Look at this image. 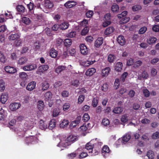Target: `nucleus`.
<instances>
[{"label": "nucleus", "instance_id": "1", "mask_svg": "<svg viewBox=\"0 0 159 159\" xmlns=\"http://www.w3.org/2000/svg\"><path fill=\"white\" fill-rule=\"evenodd\" d=\"M57 139L60 140L57 146L61 148L62 150L64 149V148H66L77 141L78 139V137L73 134H71L67 137L61 136L59 139L57 138Z\"/></svg>", "mask_w": 159, "mask_h": 159}, {"label": "nucleus", "instance_id": "2", "mask_svg": "<svg viewBox=\"0 0 159 159\" xmlns=\"http://www.w3.org/2000/svg\"><path fill=\"white\" fill-rule=\"evenodd\" d=\"M96 61L94 58L89 57L87 60H81L79 61L80 65L84 67H86L94 64Z\"/></svg>", "mask_w": 159, "mask_h": 159}, {"label": "nucleus", "instance_id": "3", "mask_svg": "<svg viewBox=\"0 0 159 159\" xmlns=\"http://www.w3.org/2000/svg\"><path fill=\"white\" fill-rule=\"evenodd\" d=\"M38 139L34 136H30L26 137L25 141L26 143L29 144L30 143L34 144L38 142Z\"/></svg>", "mask_w": 159, "mask_h": 159}, {"label": "nucleus", "instance_id": "4", "mask_svg": "<svg viewBox=\"0 0 159 159\" xmlns=\"http://www.w3.org/2000/svg\"><path fill=\"white\" fill-rule=\"evenodd\" d=\"M84 148L82 147H80L78 148L75 152L68 155V159H73L75 157L76 155L78 154L80 152L84 151Z\"/></svg>", "mask_w": 159, "mask_h": 159}, {"label": "nucleus", "instance_id": "5", "mask_svg": "<svg viewBox=\"0 0 159 159\" xmlns=\"http://www.w3.org/2000/svg\"><path fill=\"white\" fill-rule=\"evenodd\" d=\"M37 68V65L36 64H34L25 66L23 67L22 69L25 71H30L35 70Z\"/></svg>", "mask_w": 159, "mask_h": 159}, {"label": "nucleus", "instance_id": "6", "mask_svg": "<svg viewBox=\"0 0 159 159\" xmlns=\"http://www.w3.org/2000/svg\"><path fill=\"white\" fill-rule=\"evenodd\" d=\"M110 150L107 146H104L102 148V156L104 157H107L110 154Z\"/></svg>", "mask_w": 159, "mask_h": 159}, {"label": "nucleus", "instance_id": "7", "mask_svg": "<svg viewBox=\"0 0 159 159\" xmlns=\"http://www.w3.org/2000/svg\"><path fill=\"white\" fill-rule=\"evenodd\" d=\"M81 53L84 55H87L89 52V49L84 44H81L80 46Z\"/></svg>", "mask_w": 159, "mask_h": 159}, {"label": "nucleus", "instance_id": "8", "mask_svg": "<svg viewBox=\"0 0 159 159\" xmlns=\"http://www.w3.org/2000/svg\"><path fill=\"white\" fill-rule=\"evenodd\" d=\"M30 95V94H27L22 97L21 99V102L24 104H25L28 103L30 101H31L32 98Z\"/></svg>", "mask_w": 159, "mask_h": 159}, {"label": "nucleus", "instance_id": "9", "mask_svg": "<svg viewBox=\"0 0 159 159\" xmlns=\"http://www.w3.org/2000/svg\"><path fill=\"white\" fill-rule=\"evenodd\" d=\"M97 139H94L92 140L90 142L87 143L85 145V148L89 151L93 150L94 146L93 143H95L94 142L96 141Z\"/></svg>", "mask_w": 159, "mask_h": 159}, {"label": "nucleus", "instance_id": "10", "mask_svg": "<svg viewBox=\"0 0 159 159\" xmlns=\"http://www.w3.org/2000/svg\"><path fill=\"white\" fill-rule=\"evenodd\" d=\"M111 71V69L109 67H106L101 70V76L102 77H105L108 75Z\"/></svg>", "mask_w": 159, "mask_h": 159}, {"label": "nucleus", "instance_id": "11", "mask_svg": "<svg viewBox=\"0 0 159 159\" xmlns=\"http://www.w3.org/2000/svg\"><path fill=\"white\" fill-rule=\"evenodd\" d=\"M77 4V2L75 1L69 0L64 4V6L66 8H69L75 6Z\"/></svg>", "mask_w": 159, "mask_h": 159}, {"label": "nucleus", "instance_id": "12", "mask_svg": "<svg viewBox=\"0 0 159 159\" xmlns=\"http://www.w3.org/2000/svg\"><path fill=\"white\" fill-rule=\"evenodd\" d=\"M80 119L81 117L79 116L75 120L72 121L70 125V129H72L76 127V126L80 123Z\"/></svg>", "mask_w": 159, "mask_h": 159}, {"label": "nucleus", "instance_id": "13", "mask_svg": "<svg viewBox=\"0 0 159 159\" xmlns=\"http://www.w3.org/2000/svg\"><path fill=\"white\" fill-rule=\"evenodd\" d=\"M4 69L7 72L10 74H14L17 71V70L16 68L10 66H5Z\"/></svg>", "mask_w": 159, "mask_h": 159}, {"label": "nucleus", "instance_id": "14", "mask_svg": "<svg viewBox=\"0 0 159 159\" xmlns=\"http://www.w3.org/2000/svg\"><path fill=\"white\" fill-rule=\"evenodd\" d=\"M36 83L34 81H32L28 83L27 84L26 89L29 91H31L34 90L35 88Z\"/></svg>", "mask_w": 159, "mask_h": 159}, {"label": "nucleus", "instance_id": "15", "mask_svg": "<svg viewBox=\"0 0 159 159\" xmlns=\"http://www.w3.org/2000/svg\"><path fill=\"white\" fill-rule=\"evenodd\" d=\"M34 126V123L31 121H26L25 123L24 128L26 130L32 129Z\"/></svg>", "mask_w": 159, "mask_h": 159}, {"label": "nucleus", "instance_id": "16", "mask_svg": "<svg viewBox=\"0 0 159 159\" xmlns=\"http://www.w3.org/2000/svg\"><path fill=\"white\" fill-rule=\"evenodd\" d=\"M20 106V103L14 102L10 104L9 108L11 110L14 111L18 109Z\"/></svg>", "mask_w": 159, "mask_h": 159}, {"label": "nucleus", "instance_id": "17", "mask_svg": "<svg viewBox=\"0 0 159 159\" xmlns=\"http://www.w3.org/2000/svg\"><path fill=\"white\" fill-rule=\"evenodd\" d=\"M20 37V34L19 33L11 34L8 37L10 41L16 40Z\"/></svg>", "mask_w": 159, "mask_h": 159}, {"label": "nucleus", "instance_id": "18", "mask_svg": "<svg viewBox=\"0 0 159 159\" xmlns=\"http://www.w3.org/2000/svg\"><path fill=\"white\" fill-rule=\"evenodd\" d=\"M39 126V128L43 130H45L48 127L46 122L43 120H40Z\"/></svg>", "mask_w": 159, "mask_h": 159}, {"label": "nucleus", "instance_id": "19", "mask_svg": "<svg viewBox=\"0 0 159 159\" xmlns=\"http://www.w3.org/2000/svg\"><path fill=\"white\" fill-rule=\"evenodd\" d=\"M138 79L141 80L142 78L147 79L148 77V74L146 71L144 70L143 71L142 73L139 72L138 73Z\"/></svg>", "mask_w": 159, "mask_h": 159}, {"label": "nucleus", "instance_id": "20", "mask_svg": "<svg viewBox=\"0 0 159 159\" xmlns=\"http://www.w3.org/2000/svg\"><path fill=\"white\" fill-rule=\"evenodd\" d=\"M103 39L102 37L98 38L95 41L94 46L97 48L102 45L103 42Z\"/></svg>", "mask_w": 159, "mask_h": 159}, {"label": "nucleus", "instance_id": "21", "mask_svg": "<svg viewBox=\"0 0 159 159\" xmlns=\"http://www.w3.org/2000/svg\"><path fill=\"white\" fill-rule=\"evenodd\" d=\"M131 138L130 134L128 133L126 134L122 137V144L128 142Z\"/></svg>", "mask_w": 159, "mask_h": 159}, {"label": "nucleus", "instance_id": "22", "mask_svg": "<svg viewBox=\"0 0 159 159\" xmlns=\"http://www.w3.org/2000/svg\"><path fill=\"white\" fill-rule=\"evenodd\" d=\"M96 70L94 68L88 69L85 72V74L87 76H90L92 75L96 72Z\"/></svg>", "mask_w": 159, "mask_h": 159}, {"label": "nucleus", "instance_id": "23", "mask_svg": "<svg viewBox=\"0 0 159 159\" xmlns=\"http://www.w3.org/2000/svg\"><path fill=\"white\" fill-rule=\"evenodd\" d=\"M117 41L120 45L122 46L125 43V40L124 36L120 35L118 36L117 38Z\"/></svg>", "mask_w": 159, "mask_h": 159}, {"label": "nucleus", "instance_id": "24", "mask_svg": "<svg viewBox=\"0 0 159 159\" xmlns=\"http://www.w3.org/2000/svg\"><path fill=\"white\" fill-rule=\"evenodd\" d=\"M49 68L48 65H42L39 66L38 68V70L39 72L43 73L47 70Z\"/></svg>", "mask_w": 159, "mask_h": 159}, {"label": "nucleus", "instance_id": "25", "mask_svg": "<svg viewBox=\"0 0 159 159\" xmlns=\"http://www.w3.org/2000/svg\"><path fill=\"white\" fill-rule=\"evenodd\" d=\"M56 120L54 119L51 120L50 121L49 125L48 126V128L50 129H52L54 128L56 126Z\"/></svg>", "mask_w": 159, "mask_h": 159}, {"label": "nucleus", "instance_id": "26", "mask_svg": "<svg viewBox=\"0 0 159 159\" xmlns=\"http://www.w3.org/2000/svg\"><path fill=\"white\" fill-rule=\"evenodd\" d=\"M44 6L46 8H51L53 6V3L49 0H45Z\"/></svg>", "mask_w": 159, "mask_h": 159}, {"label": "nucleus", "instance_id": "27", "mask_svg": "<svg viewBox=\"0 0 159 159\" xmlns=\"http://www.w3.org/2000/svg\"><path fill=\"white\" fill-rule=\"evenodd\" d=\"M69 124V122L67 120H63L60 123V125L61 128H66Z\"/></svg>", "mask_w": 159, "mask_h": 159}, {"label": "nucleus", "instance_id": "28", "mask_svg": "<svg viewBox=\"0 0 159 159\" xmlns=\"http://www.w3.org/2000/svg\"><path fill=\"white\" fill-rule=\"evenodd\" d=\"M8 98L7 94V93L3 94L1 96L0 101L2 103H5L7 101Z\"/></svg>", "mask_w": 159, "mask_h": 159}, {"label": "nucleus", "instance_id": "29", "mask_svg": "<svg viewBox=\"0 0 159 159\" xmlns=\"http://www.w3.org/2000/svg\"><path fill=\"white\" fill-rule=\"evenodd\" d=\"M123 64L122 62H119L117 63L115 66V70L118 72L120 71L122 69Z\"/></svg>", "mask_w": 159, "mask_h": 159}, {"label": "nucleus", "instance_id": "30", "mask_svg": "<svg viewBox=\"0 0 159 159\" xmlns=\"http://www.w3.org/2000/svg\"><path fill=\"white\" fill-rule=\"evenodd\" d=\"M157 39L155 37H152L148 39L147 40V42L150 45H152L155 43L157 40Z\"/></svg>", "mask_w": 159, "mask_h": 159}, {"label": "nucleus", "instance_id": "31", "mask_svg": "<svg viewBox=\"0 0 159 159\" xmlns=\"http://www.w3.org/2000/svg\"><path fill=\"white\" fill-rule=\"evenodd\" d=\"M52 94L50 91H48L45 93L44 94V98L46 101H49L52 98Z\"/></svg>", "mask_w": 159, "mask_h": 159}, {"label": "nucleus", "instance_id": "32", "mask_svg": "<svg viewBox=\"0 0 159 159\" xmlns=\"http://www.w3.org/2000/svg\"><path fill=\"white\" fill-rule=\"evenodd\" d=\"M60 28L62 30H65L67 29L69 26V24L67 22H62L60 25Z\"/></svg>", "mask_w": 159, "mask_h": 159}, {"label": "nucleus", "instance_id": "33", "mask_svg": "<svg viewBox=\"0 0 159 159\" xmlns=\"http://www.w3.org/2000/svg\"><path fill=\"white\" fill-rule=\"evenodd\" d=\"M115 30V29L113 27H110L106 29L104 32V34L106 35H109L113 33Z\"/></svg>", "mask_w": 159, "mask_h": 159}, {"label": "nucleus", "instance_id": "34", "mask_svg": "<svg viewBox=\"0 0 159 159\" xmlns=\"http://www.w3.org/2000/svg\"><path fill=\"white\" fill-rule=\"evenodd\" d=\"M123 111V108L121 107H116L114 108L112 112L115 114H119L121 113Z\"/></svg>", "mask_w": 159, "mask_h": 159}, {"label": "nucleus", "instance_id": "35", "mask_svg": "<svg viewBox=\"0 0 159 159\" xmlns=\"http://www.w3.org/2000/svg\"><path fill=\"white\" fill-rule=\"evenodd\" d=\"M57 54V51L54 48H52L50 51V56L52 58H55L56 57Z\"/></svg>", "mask_w": 159, "mask_h": 159}, {"label": "nucleus", "instance_id": "36", "mask_svg": "<svg viewBox=\"0 0 159 159\" xmlns=\"http://www.w3.org/2000/svg\"><path fill=\"white\" fill-rule=\"evenodd\" d=\"M72 41L71 39H66L64 41V43L65 46L68 47L70 46L72 44Z\"/></svg>", "mask_w": 159, "mask_h": 159}, {"label": "nucleus", "instance_id": "37", "mask_svg": "<svg viewBox=\"0 0 159 159\" xmlns=\"http://www.w3.org/2000/svg\"><path fill=\"white\" fill-rule=\"evenodd\" d=\"M76 33L75 31L70 30L69 33L67 34V37L69 38H73L75 37Z\"/></svg>", "mask_w": 159, "mask_h": 159}, {"label": "nucleus", "instance_id": "38", "mask_svg": "<svg viewBox=\"0 0 159 159\" xmlns=\"http://www.w3.org/2000/svg\"><path fill=\"white\" fill-rule=\"evenodd\" d=\"M6 111L2 108H0V120L3 119L6 116Z\"/></svg>", "mask_w": 159, "mask_h": 159}, {"label": "nucleus", "instance_id": "39", "mask_svg": "<svg viewBox=\"0 0 159 159\" xmlns=\"http://www.w3.org/2000/svg\"><path fill=\"white\" fill-rule=\"evenodd\" d=\"M146 156L148 159H153L154 157V152L152 150H149L147 152Z\"/></svg>", "mask_w": 159, "mask_h": 159}, {"label": "nucleus", "instance_id": "40", "mask_svg": "<svg viewBox=\"0 0 159 159\" xmlns=\"http://www.w3.org/2000/svg\"><path fill=\"white\" fill-rule=\"evenodd\" d=\"M44 105L43 101H39L38 102L37 107L39 110H42L43 109Z\"/></svg>", "mask_w": 159, "mask_h": 159}, {"label": "nucleus", "instance_id": "41", "mask_svg": "<svg viewBox=\"0 0 159 159\" xmlns=\"http://www.w3.org/2000/svg\"><path fill=\"white\" fill-rule=\"evenodd\" d=\"M102 125L104 126H107L110 124L109 120L107 118H104L102 120Z\"/></svg>", "mask_w": 159, "mask_h": 159}, {"label": "nucleus", "instance_id": "42", "mask_svg": "<svg viewBox=\"0 0 159 159\" xmlns=\"http://www.w3.org/2000/svg\"><path fill=\"white\" fill-rule=\"evenodd\" d=\"M49 86V84L47 82L45 81L42 84V89L43 90H45L48 89Z\"/></svg>", "mask_w": 159, "mask_h": 159}, {"label": "nucleus", "instance_id": "43", "mask_svg": "<svg viewBox=\"0 0 159 159\" xmlns=\"http://www.w3.org/2000/svg\"><path fill=\"white\" fill-rule=\"evenodd\" d=\"M5 89V83L2 80H0V91H3Z\"/></svg>", "mask_w": 159, "mask_h": 159}, {"label": "nucleus", "instance_id": "44", "mask_svg": "<svg viewBox=\"0 0 159 159\" xmlns=\"http://www.w3.org/2000/svg\"><path fill=\"white\" fill-rule=\"evenodd\" d=\"M65 69L66 67L64 66H59L56 69L55 71L56 72L59 73L65 70Z\"/></svg>", "mask_w": 159, "mask_h": 159}, {"label": "nucleus", "instance_id": "45", "mask_svg": "<svg viewBox=\"0 0 159 159\" xmlns=\"http://www.w3.org/2000/svg\"><path fill=\"white\" fill-rule=\"evenodd\" d=\"M27 61V59L26 57H21L18 60V63L20 65L25 64Z\"/></svg>", "mask_w": 159, "mask_h": 159}, {"label": "nucleus", "instance_id": "46", "mask_svg": "<svg viewBox=\"0 0 159 159\" xmlns=\"http://www.w3.org/2000/svg\"><path fill=\"white\" fill-rule=\"evenodd\" d=\"M6 58L5 56L1 52H0V61L4 63L6 62Z\"/></svg>", "mask_w": 159, "mask_h": 159}, {"label": "nucleus", "instance_id": "47", "mask_svg": "<svg viewBox=\"0 0 159 159\" xmlns=\"http://www.w3.org/2000/svg\"><path fill=\"white\" fill-rule=\"evenodd\" d=\"M22 22L26 25H29L31 21L30 19L27 17H23L22 19Z\"/></svg>", "mask_w": 159, "mask_h": 159}, {"label": "nucleus", "instance_id": "48", "mask_svg": "<svg viewBox=\"0 0 159 159\" xmlns=\"http://www.w3.org/2000/svg\"><path fill=\"white\" fill-rule=\"evenodd\" d=\"M112 11L114 12H117L119 10L118 5L116 4L113 5L111 7Z\"/></svg>", "mask_w": 159, "mask_h": 159}, {"label": "nucleus", "instance_id": "49", "mask_svg": "<svg viewBox=\"0 0 159 159\" xmlns=\"http://www.w3.org/2000/svg\"><path fill=\"white\" fill-rule=\"evenodd\" d=\"M89 156H96L98 155V152L97 150L96 149L92 150L89 152Z\"/></svg>", "mask_w": 159, "mask_h": 159}, {"label": "nucleus", "instance_id": "50", "mask_svg": "<svg viewBox=\"0 0 159 159\" xmlns=\"http://www.w3.org/2000/svg\"><path fill=\"white\" fill-rule=\"evenodd\" d=\"M17 10L20 12H23L25 10L24 7L22 5H18L16 7Z\"/></svg>", "mask_w": 159, "mask_h": 159}, {"label": "nucleus", "instance_id": "51", "mask_svg": "<svg viewBox=\"0 0 159 159\" xmlns=\"http://www.w3.org/2000/svg\"><path fill=\"white\" fill-rule=\"evenodd\" d=\"M129 119L127 115L126 114L123 115L121 118V121L124 123L126 122Z\"/></svg>", "mask_w": 159, "mask_h": 159}, {"label": "nucleus", "instance_id": "52", "mask_svg": "<svg viewBox=\"0 0 159 159\" xmlns=\"http://www.w3.org/2000/svg\"><path fill=\"white\" fill-rule=\"evenodd\" d=\"M130 18L129 17H125L123 18L120 21V24H124L127 23L129 20Z\"/></svg>", "mask_w": 159, "mask_h": 159}, {"label": "nucleus", "instance_id": "53", "mask_svg": "<svg viewBox=\"0 0 159 159\" xmlns=\"http://www.w3.org/2000/svg\"><path fill=\"white\" fill-rule=\"evenodd\" d=\"M115 58V56L113 54H109L108 57V60L110 63L113 62Z\"/></svg>", "mask_w": 159, "mask_h": 159}, {"label": "nucleus", "instance_id": "54", "mask_svg": "<svg viewBox=\"0 0 159 159\" xmlns=\"http://www.w3.org/2000/svg\"><path fill=\"white\" fill-rule=\"evenodd\" d=\"M89 31V28L87 27H84L81 31V34L82 35L86 34Z\"/></svg>", "mask_w": 159, "mask_h": 159}, {"label": "nucleus", "instance_id": "55", "mask_svg": "<svg viewBox=\"0 0 159 159\" xmlns=\"http://www.w3.org/2000/svg\"><path fill=\"white\" fill-rule=\"evenodd\" d=\"M60 112V111L58 108H57L54 109L53 111V116L54 117L57 116L59 115Z\"/></svg>", "mask_w": 159, "mask_h": 159}, {"label": "nucleus", "instance_id": "56", "mask_svg": "<svg viewBox=\"0 0 159 159\" xmlns=\"http://www.w3.org/2000/svg\"><path fill=\"white\" fill-rule=\"evenodd\" d=\"M19 77L23 79H26L28 77L27 74L25 72H21L19 73Z\"/></svg>", "mask_w": 159, "mask_h": 159}, {"label": "nucleus", "instance_id": "57", "mask_svg": "<svg viewBox=\"0 0 159 159\" xmlns=\"http://www.w3.org/2000/svg\"><path fill=\"white\" fill-rule=\"evenodd\" d=\"M90 119V116L88 113H85L83 116V120L84 122L88 121Z\"/></svg>", "mask_w": 159, "mask_h": 159}, {"label": "nucleus", "instance_id": "58", "mask_svg": "<svg viewBox=\"0 0 159 159\" xmlns=\"http://www.w3.org/2000/svg\"><path fill=\"white\" fill-rule=\"evenodd\" d=\"M120 85V81L119 79H116L114 83V87L115 89H117Z\"/></svg>", "mask_w": 159, "mask_h": 159}, {"label": "nucleus", "instance_id": "59", "mask_svg": "<svg viewBox=\"0 0 159 159\" xmlns=\"http://www.w3.org/2000/svg\"><path fill=\"white\" fill-rule=\"evenodd\" d=\"M98 98H94L92 101V105L93 107H96L98 104Z\"/></svg>", "mask_w": 159, "mask_h": 159}, {"label": "nucleus", "instance_id": "60", "mask_svg": "<svg viewBox=\"0 0 159 159\" xmlns=\"http://www.w3.org/2000/svg\"><path fill=\"white\" fill-rule=\"evenodd\" d=\"M70 107V104L68 102L65 103L63 105V109L64 111L68 110Z\"/></svg>", "mask_w": 159, "mask_h": 159}, {"label": "nucleus", "instance_id": "61", "mask_svg": "<svg viewBox=\"0 0 159 159\" xmlns=\"http://www.w3.org/2000/svg\"><path fill=\"white\" fill-rule=\"evenodd\" d=\"M85 96L83 95H80L78 98V103L81 104L84 100Z\"/></svg>", "mask_w": 159, "mask_h": 159}, {"label": "nucleus", "instance_id": "62", "mask_svg": "<svg viewBox=\"0 0 159 159\" xmlns=\"http://www.w3.org/2000/svg\"><path fill=\"white\" fill-rule=\"evenodd\" d=\"M141 9V7L140 5H135L132 7V10L133 11H135L140 10Z\"/></svg>", "mask_w": 159, "mask_h": 159}, {"label": "nucleus", "instance_id": "63", "mask_svg": "<svg viewBox=\"0 0 159 159\" xmlns=\"http://www.w3.org/2000/svg\"><path fill=\"white\" fill-rule=\"evenodd\" d=\"M93 14V12L92 11L89 10L86 13V15L87 18H90L92 16Z\"/></svg>", "mask_w": 159, "mask_h": 159}, {"label": "nucleus", "instance_id": "64", "mask_svg": "<svg viewBox=\"0 0 159 159\" xmlns=\"http://www.w3.org/2000/svg\"><path fill=\"white\" fill-rule=\"evenodd\" d=\"M61 94L63 97H67L69 95V92L66 90H64L61 93Z\"/></svg>", "mask_w": 159, "mask_h": 159}]
</instances>
